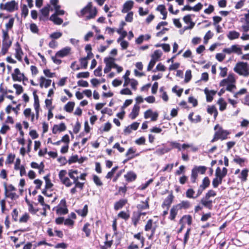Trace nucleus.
<instances>
[{
	"instance_id": "obj_1",
	"label": "nucleus",
	"mask_w": 249,
	"mask_h": 249,
	"mask_svg": "<svg viewBox=\"0 0 249 249\" xmlns=\"http://www.w3.org/2000/svg\"><path fill=\"white\" fill-rule=\"evenodd\" d=\"M81 16H85L86 20L93 18L97 14V10L95 7L92 6L91 3H89L86 6L83 8L80 12Z\"/></svg>"
},
{
	"instance_id": "obj_2",
	"label": "nucleus",
	"mask_w": 249,
	"mask_h": 249,
	"mask_svg": "<svg viewBox=\"0 0 249 249\" xmlns=\"http://www.w3.org/2000/svg\"><path fill=\"white\" fill-rule=\"evenodd\" d=\"M214 129L216 131L214 133L213 139L211 141V142H213L219 139L221 140H225L227 138L228 135L230 134L229 132L223 129L219 124H216L214 126Z\"/></svg>"
},
{
	"instance_id": "obj_3",
	"label": "nucleus",
	"mask_w": 249,
	"mask_h": 249,
	"mask_svg": "<svg viewBox=\"0 0 249 249\" xmlns=\"http://www.w3.org/2000/svg\"><path fill=\"white\" fill-rule=\"evenodd\" d=\"M234 71L239 75L244 76L249 75V71H248V64L246 62H238L233 69Z\"/></svg>"
},
{
	"instance_id": "obj_4",
	"label": "nucleus",
	"mask_w": 249,
	"mask_h": 249,
	"mask_svg": "<svg viewBox=\"0 0 249 249\" xmlns=\"http://www.w3.org/2000/svg\"><path fill=\"white\" fill-rule=\"evenodd\" d=\"M5 195L7 198L13 200L15 196V188L14 186L11 184H4Z\"/></svg>"
},
{
	"instance_id": "obj_5",
	"label": "nucleus",
	"mask_w": 249,
	"mask_h": 249,
	"mask_svg": "<svg viewBox=\"0 0 249 249\" xmlns=\"http://www.w3.org/2000/svg\"><path fill=\"white\" fill-rule=\"evenodd\" d=\"M56 212L58 214H65L68 213V210L67 208L66 201L65 199L61 200L60 204L56 208Z\"/></svg>"
},
{
	"instance_id": "obj_6",
	"label": "nucleus",
	"mask_w": 249,
	"mask_h": 249,
	"mask_svg": "<svg viewBox=\"0 0 249 249\" xmlns=\"http://www.w3.org/2000/svg\"><path fill=\"white\" fill-rule=\"evenodd\" d=\"M158 115L157 112H153L151 109L147 110L144 113V118L146 119L150 118L152 121H156Z\"/></svg>"
},
{
	"instance_id": "obj_7",
	"label": "nucleus",
	"mask_w": 249,
	"mask_h": 249,
	"mask_svg": "<svg viewBox=\"0 0 249 249\" xmlns=\"http://www.w3.org/2000/svg\"><path fill=\"white\" fill-rule=\"evenodd\" d=\"M200 203L204 207L207 208L209 210H211L212 209L213 201L211 199V198L207 197L205 195L201 198Z\"/></svg>"
},
{
	"instance_id": "obj_8",
	"label": "nucleus",
	"mask_w": 249,
	"mask_h": 249,
	"mask_svg": "<svg viewBox=\"0 0 249 249\" xmlns=\"http://www.w3.org/2000/svg\"><path fill=\"white\" fill-rule=\"evenodd\" d=\"M16 6V1L13 0L10 2H7L5 4H0V8L1 9H4L9 12L13 11Z\"/></svg>"
},
{
	"instance_id": "obj_9",
	"label": "nucleus",
	"mask_w": 249,
	"mask_h": 249,
	"mask_svg": "<svg viewBox=\"0 0 249 249\" xmlns=\"http://www.w3.org/2000/svg\"><path fill=\"white\" fill-rule=\"evenodd\" d=\"M144 230L145 231L151 230V234L149 237V239H151V237L154 235L156 230V228L153 227V220L152 219H149L148 220L145 226Z\"/></svg>"
},
{
	"instance_id": "obj_10",
	"label": "nucleus",
	"mask_w": 249,
	"mask_h": 249,
	"mask_svg": "<svg viewBox=\"0 0 249 249\" xmlns=\"http://www.w3.org/2000/svg\"><path fill=\"white\" fill-rule=\"evenodd\" d=\"M227 172L228 170L225 167L223 168L222 170H221L220 167H217L215 171V176L223 179L226 176Z\"/></svg>"
},
{
	"instance_id": "obj_11",
	"label": "nucleus",
	"mask_w": 249,
	"mask_h": 249,
	"mask_svg": "<svg viewBox=\"0 0 249 249\" xmlns=\"http://www.w3.org/2000/svg\"><path fill=\"white\" fill-rule=\"evenodd\" d=\"M66 129V126L64 123H62L59 124H55L53 128V133L56 134L58 132H62Z\"/></svg>"
},
{
	"instance_id": "obj_12",
	"label": "nucleus",
	"mask_w": 249,
	"mask_h": 249,
	"mask_svg": "<svg viewBox=\"0 0 249 249\" xmlns=\"http://www.w3.org/2000/svg\"><path fill=\"white\" fill-rule=\"evenodd\" d=\"M134 5V2L132 0H128L123 5V8L122 10L123 13H126L130 10Z\"/></svg>"
},
{
	"instance_id": "obj_13",
	"label": "nucleus",
	"mask_w": 249,
	"mask_h": 249,
	"mask_svg": "<svg viewBox=\"0 0 249 249\" xmlns=\"http://www.w3.org/2000/svg\"><path fill=\"white\" fill-rule=\"evenodd\" d=\"M71 51L70 47H65L63 49L57 52L56 53V56L60 57H63L68 55Z\"/></svg>"
},
{
	"instance_id": "obj_14",
	"label": "nucleus",
	"mask_w": 249,
	"mask_h": 249,
	"mask_svg": "<svg viewBox=\"0 0 249 249\" xmlns=\"http://www.w3.org/2000/svg\"><path fill=\"white\" fill-rule=\"evenodd\" d=\"M204 92L206 96L207 101L211 102L213 99V96L214 95L216 91L214 90H209L207 88L205 89Z\"/></svg>"
},
{
	"instance_id": "obj_15",
	"label": "nucleus",
	"mask_w": 249,
	"mask_h": 249,
	"mask_svg": "<svg viewBox=\"0 0 249 249\" xmlns=\"http://www.w3.org/2000/svg\"><path fill=\"white\" fill-rule=\"evenodd\" d=\"M140 107L137 105H135L132 108V111L129 115L132 119H135L139 115L140 111Z\"/></svg>"
},
{
	"instance_id": "obj_16",
	"label": "nucleus",
	"mask_w": 249,
	"mask_h": 249,
	"mask_svg": "<svg viewBox=\"0 0 249 249\" xmlns=\"http://www.w3.org/2000/svg\"><path fill=\"white\" fill-rule=\"evenodd\" d=\"M52 80L46 79L44 77L41 76L40 78V86L41 88L44 87L46 88L49 87L51 84Z\"/></svg>"
},
{
	"instance_id": "obj_17",
	"label": "nucleus",
	"mask_w": 249,
	"mask_h": 249,
	"mask_svg": "<svg viewBox=\"0 0 249 249\" xmlns=\"http://www.w3.org/2000/svg\"><path fill=\"white\" fill-rule=\"evenodd\" d=\"M70 178L73 179V183L75 184V187L76 188H80L81 190L83 189L84 183H81L78 181V177L73 176L70 174Z\"/></svg>"
},
{
	"instance_id": "obj_18",
	"label": "nucleus",
	"mask_w": 249,
	"mask_h": 249,
	"mask_svg": "<svg viewBox=\"0 0 249 249\" xmlns=\"http://www.w3.org/2000/svg\"><path fill=\"white\" fill-rule=\"evenodd\" d=\"M249 170L248 169H244L242 170L240 174L238 176V178L241 179V182H245L247 180Z\"/></svg>"
},
{
	"instance_id": "obj_19",
	"label": "nucleus",
	"mask_w": 249,
	"mask_h": 249,
	"mask_svg": "<svg viewBox=\"0 0 249 249\" xmlns=\"http://www.w3.org/2000/svg\"><path fill=\"white\" fill-rule=\"evenodd\" d=\"M104 62L106 65L111 67V68H114V67L116 64L115 63V59L111 57H106L104 59Z\"/></svg>"
},
{
	"instance_id": "obj_20",
	"label": "nucleus",
	"mask_w": 249,
	"mask_h": 249,
	"mask_svg": "<svg viewBox=\"0 0 249 249\" xmlns=\"http://www.w3.org/2000/svg\"><path fill=\"white\" fill-rule=\"evenodd\" d=\"M84 161L83 158L81 157L80 159L78 158V156L76 155L71 156L69 159L68 162L71 164L72 163L78 162L79 163H82Z\"/></svg>"
},
{
	"instance_id": "obj_21",
	"label": "nucleus",
	"mask_w": 249,
	"mask_h": 249,
	"mask_svg": "<svg viewBox=\"0 0 249 249\" xmlns=\"http://www.w3.org/2000/svg\"><path fill=\"white\" fill-rule=\"evenodd\" d=\"M239 36V33L235 31H230L227 34L228 38L231 40L238 38Z\"/></svg>"
},
{
	"instance_id": "obj_22",
	"label": "nucleus",
	"mask_w": 249,
	"mask_h": 249,
	"mask_svg": "<svg viewBox=\"0 0 249 249\" xmlns=\"http://www.w3.org/2000/svg\"><path fill=\"white\" fill-rule=\"evenodd\" d=\"M178 210L179 209L177 207L176 205L174 206L170 210V216L169 218L171 220H174L176 216L178 213Z\"/></svg>"
},
{
	"instance_id": "obj_23",
	"label": "nucleus",
	"mask_w": 249,
	"mask_h": 249,
	"mask_svg": "<svg viewBox=\"0 0 249 249\" xmlns=\"http://www.w3.org/2000/svg\"><path fill=\"white\" fill-rule=\"evenodd\" d=\"M177 207L179 209H187L191 206L190 203L189 201L187 200L182 201L180 203L176 205Z\"/></svg>"
},
{
	"instance_id": "obj_24",
	"label": "nucleus",
	"mask_w": 249,
	"mask_h": 249,
	"mask_svg": "<svg viewBox=\"0 0 249 249\" xmlns=\"http://www.w3.org/2000/svg\"><path fill=\"white\" fill-rule=\"evenodd\" d=\"M157 10L160 11V14L163 15V19H165L167 17V12L166 11V8L164 5H160L157 8Z\"/></svg>"
},
{
	"instance_id": "obj_25",
	"label": "nucleus",
	"mask_w": 249,
	"mask_h": 249,
	"mask_svg": "<svg viewBox=\"0 0 249 249\" xmlns=\"http://www.w3.org/2000/svg\"><path fill=\"white\" fill-rule=\"evenodd\" d=\"M127 202L125 199H121L118 202H116L114 205V209L116 210L121 209Z\"/></svg>"
},
{
	"instance_id": "obj_26",
	"label": "nucleus",
	"mask_w": 249,
	"mask_h": 249,
	"mask_svg": "<svg viewBox=\"0 0 249 249\" xmlns=\"http://www.w3.org/2000/svg\"><path fill=\"white\" fill-rule=\"evenodd\" d=\"M232 53H235L238 55L242 53V49L238 45H233L231 47Z\"/></svg>"
},
{
	"instance_id": "obj_27",
	"label": "nucleus",
	"mask_w": 249,
	"mask_h": 249,
	"mask_svg": "<svg viewBox=\"0 0 249 249\" xmlns=\"http://www.w3.org/2000/svg\"><path fill=\"white\" fill-rule=\"evenodd\" d=\"M124 178L127 181H132L136 179V175L132 172H129L124 175Z\"/></svg>"
},
{
	"instance_id": "obj_28",
	"label": "nucleus",
	"mask_w": 249,
	"mask_h": 249,
	"mask_svg": "<svg viewBox=\"0 0 249 249\" xmlns=\"http://www.w3.org/2000/svg\"><path fill=\"white\" fill-rule=\"evenodd\" d=\"M50 19L52 21H53L55 24L60 25L63 22V19L57 17V16L55 14L52 15Z\"/></svg>"
},
{
	"instance_id": "obj_29",
	"label": "nucleus",
	"mask_w": 249,
	"mask_h": 249,
	"mask_svg": "<svg viewBox=\"0 0 249 249\" xmlns=\"http://www.w3.org/2000/svg\"><path fill=\"white\" fill-rule=\"evenodd\" d=\"M136 152V150L132 147L129 148L125 154L126 157H127V160H131L135 157L134 155Z\"/></svg>"
},
{
	"instance_id": "obj_30",
	"label": "nucleus",
	"mask_w": 249,
	"mask_h": 249,
	"mask_svg": "<svg viewBox=\"0 0 249 249\" xmlns=\"http://www.w3.org/2000/svg\"><path fill=\"white\" fill-rule=\"evenodd\" d=\"M50 10V5H47V6L43 7L41 10L40 12L41 13L42 16L45 18L48 17L49 14V11Z\"/></svg>"
},
{
	"instance_id": "obj_31",
	"label": "nucleus",
	"mask_w": 249,
	"mask_h": 249,
	"mask_svg": "<svg viewBox=\"0 0 249 249\" xmlns=\"http://www.w3.org/2000/svg\"><path fill=\"white\" fill-rule=\"evenodd\" d=\"M173 199V196L172 195L168 196L164 200L162 204V206H167V207H169L172 202Z\"/></svg>"
},
{
	"instance_id": "obj_32",
	"label": "nucleus",
	"mask_w": 249,
	"mask_h": 249,
	"mask_svg": "<svg viewBox=\"0 0 249 249\" xmlns=\"http://www.w3.org/2000/svg\"><path fill=\"white\" fill-rule=\"evenodd\" d=\"M88 212V208L87 205H85L84 206L83 209H79L76 211L77 213L79 215H80L83 217H85L87 215Z\"/></svg>"
},
{
	"instance_id": "obj_33",
	"label": "nucleus",
	"mask_w": 249,
	"mask_h": 249,
	"mask_svg": "<svg viewBox=\"0 0 249 249\" xmlns=\"http://www.w3.org/2000/svg\"><path fill=\"white\" fill-rule=\"evenodd\" d=\"M207 112L210 114H213L214 118L215 119L217 116L218 112L214 106L209 107L207 108Z\"/></svg>"
},
{
	"instance_id": "obj_34",
	"label": "nucleus",
	"mask_w": 249,
	"mask_h": 249,
	"mask_svg": "<svg viewBox=\"0 0 249 249\" xmlns=\"http://www.w3.org/2000/svg\"><path fill=\"white\" fill-rule=\"evenodd\" d=\"M74 103L73 102H68L64 107V109L68 112H71L74 107Z\"/></svg>"
},
{
	"instance_id": "obj_35",
	"label": "nucleus",
	"mask_w": 249,
	"mask_h": 249,
	"mask_svg": "<svg viewBox=\"0 0 249 249\" xmlns=\"http://www.w3.org/2000/svg\"><path fill=\"white\" fill-rule=\"evenodd\" d=\"M162 55V52L160 50H156L151 55V58L158 61Z\"/></svg>"
},
{
	"instance_id": "obj_36",
	"label": "nucleus",
	"mask_w": 249,
	"mask_h": 249,
	"mask_svg": "<svg viewBox=\"0 0 249 249\" xmlns=\"http://www.w3.org/2000/svg\"><path fill=\"white\" fill-rule=\"evenodd\" d=\"M218 104L219 105V110L223 111L226 108L227 103L225 102L223 98H220L218 102Z\"/></svg>"
},
{
	"instance_id": "obj_37",
	"label": "nucleus",
	"mask_w": 249,
	"mask_h": 249,
	"mask_svg": "<svg viewBox=\"0 0 249 249\" xmlns=\"http://www.w3.org/2000/svg\"><path fill=\"white\" fill-rule=\"evenodd\" d=\"M198 173H200L201 174H204L206 170L207 167L204 166H195L193 168Z\"/></svg>"
},
{
	"instance_id": "obj_38",
	"label": "nucleus",
	"mask_w": 249,
	"mask_h": 249,
	"mask_svg": "<svg viewBox=\"0 0 249 249\" xmlns=\"http://www.w3.org/2000/svg\"><path fill=\"white\" fill-rule=\"evenodd\" d=\"M222 182V179L217 177L214 178L212 181V185L214 188H217L219 184H221Z\"/></svg>"
},
{
	"instance_id": "obj_39",
	"label": "nucleus",
	"mask_w": 249,
	"mask_h": 249,
	"mask_svg": "<svg viewBox=\"0 0 249 249\" xmlns=\"http://www.w3.org/2000/svg\"><path fill=\"white\" fill-rule=\"evenodd\" d=\"M246 161L245 159L241 158L239 156H236L233 159V161L239 164L241 166H243V163Z\"/></svg>"
},
{
	"instance_id": "obj_40",
	"label": "nucleus",
	"mask_w": 249,
	"mask_h": 249,
	"mask_svg": "<svg viewBox=\"0 0 249 249\" xmlns=\"http://www.w3.org/2000/svg\"><path fill=\"white\" fill-rule=\"evenodd\" d=\"M90 224L88 223H86L83 228V231L85 232L87 237H89L90 234V230L89 229Z\"/></svg>"
},
{
	"instance_id": "obj_41",
	"label": "nucleus",
	"mask_w": 249,
	"mask_h": 249,
	"mask_svg": "<svg viewBox=\"0 0 249 249\" xmlns=\"http://www.w3.org/2000/svg\"><path fill=\"white\" fill-rule=\"evenodd\" d=\"M118 216L124 220H127L129 218L130 215L128 213L121 211L118 213Z\"/></svg>"
},
{
	"instance_id": "obj_42",
	"label": "nucleus",
	"mask_w": 249,
	"mask_h": 249,
	"mask_svg": "<svg viewBox=\"0 0 249 249\" xmlns=\"http://www.w3.org/2000/svg\"><path fill=\"white\" fill-rule=\"evenodd\" d=\"M210 184V180L208 177H205L202 180V184L200 185L205 189L207 188Z\"/></svg>"
},
{
	"instance_id": "obj_43",
	"label": "nucleus",
	"mask_w": 249,
	"mask_h": 249,
	"mask_svg": "<svg viewBox=\"0 0 249 249\" xmlns=\"http://www.w3.org/2000/svg\"><path fill=\"white\" fill-rule=\"evenodd\" d=\"M34 106L35 110H39V102L37 95L34 94Z\"/></svg>"
},
{
	"instance_id": "obj_44",
	"label": "nucleus",
	"mask_w": 249,
	"mask_h": 249,
	"mask_svg": "<svg viewBox=\"0 0 249 249\" xmlns=\"http://www.w3.org/2000/svg\"><path fill=\"white\" fill-rule=\"evenodd\" d=\"M81 68L83 69H86L88 66V59L86 57L81 58L79 60Z\"/></svg>"
},
{
	"instance_id": "obj_45",
	"label": "nucleus",
	"mask_w": 249,
	"mask_h": 249,
	"mask_svg": "<svg viewBox=\"0 0 249 249\" xmlns=\"http://www.w3.org/2000/svg\"><path fill=\"white\" fill-rule=\"evenodd\" d=\"M29 218V215L28 213H25L23 214L19 219L20 223H26L27 222Z\"/></svg>"
},
{
	"instance_id": "obj_46",
	"label": "nucleus",
	"mask_w": 249,
	"mask_h": 249,
	"mask_svg": "<svg viewBox=\"0 0 249 249\" xmlns=\"http://www.w3.org/2000/svg\"><path fill=\"white\" fill-rule=\"evenodd\" d=\"M17 59L19 60H21V55L23 54L21 49L19 48V46L18 43H17Z\"/></svg>"
},
{
	"instance_id": "obj_47",
	"label": "nucleus",
	"mask_w": 249,
	"mask_h": 249,
	"mask_svg": "<svg viewBox=\"0 0 249 249\" xmlns=\"http://www.w3.org/2000/svg\"><path fill=\"white\" fill-rule=\"evenodd\" d=\"M194 194H195V191L192 189H188L186 192V197L188 198H195V196H194Z\"/></svg>"
},
{
	"instance_id": "obj_48",
	"label": "nucleus",
	"mask_w": 249,
	"mask_h": 249,
	"mask_svg": "<svg viewBox=\"0 0 249 249\" xmlns=\"http://www.w3.org/2000/svg\"><path fill=\"white\" fill-rule=\"evenodd\" d=\"M89 76V73L88 71L81 72L77 74L76 77L77 78H86Z\"/></svg>"
},
{
	"instance_id": "obj_49",
	"label": "nucleus",
	"mask_w": 249,
	"mask_h": 249,
	"mask_svg": "<svg viewBox=\"0 0 249 249\" xmlns=\"http://www.w3.org/2000/svg\"><path fill=\"white\" fill-rule=\"evenodd\" d=\"M45 180L46 188L50 189L53 186V184L51 183L50 179L49 178V176H46L44 177Z\"/></svg>"
},
{
	"instance_id": "obj_50",
	"label": "nucleus",
	"mask_w": 249,
	"mask_h": 249,
	"mask_svg": "<svg viewBox=\"0 0 249 249\" xmlns=\"http://www.w3.org/2000/svg\"><path fill=\"white\" fill-rule=\"evenodd\" d=\"M133 19V13L131 11L128 13L125 17V20L126 22H131Z\"/></svg>"
},
{
	"instance_id": "obj_51",
	"label": "nucleus",
	"mask_w": 249,
	"mask_h": 249,
	"mask_svg": "<svg viewBox=\"0 0 249 249\" xmlns=\"http://www.w3.org/2000/svg\"><path fill=\"white\" fill-rule=\"evenodd\" d=\"M93 180L96 185L100 186L103 185V183L101 181L100 178L96 175H93Z\"/></svg>"
},
{
	"instance_id": "obj_52",
	"label": "nucleus",
	"mask_w": 249,
	"mask_h": 249,
	"mask_svg": "<svg viewBox=\"0 0 249 249\" xmlns=\"http://www.w3.org/2000/svg\"><path fill=\"white\" fill-rule=\"evenodd\" d=\"M134 237L137 239L139 240L142 243V247H143L144 245V238L141 236V234L140 232H139L137 234H135L134 235Z\"/></svg>"
},
{
	"instance_id": "obj_53",
	"label": "nucleus",
	"mask_w": 249,
	"mask_h": 249,
	"mask_svg": "<svg viewBox=\"0 0 249 249\" xmlns=\"http://www.w3.org/2000/svg\"><path fill=\"white\" fill-rule=\"evenodd\" d=\"M242 23L243 25L241 26L242 30L245 33L248 32L249 31V22L244 21Z\"/></svg>"
},
{
	"instance_id": "obj_54",
	"label": "nucleus",
	"mask_w": 249,
	"mask_h": 249,
	"mask_svg": "<svg viewBox=\"0 0 249 249\" xmlns=\"http://www.w3.org/2000/svg\"><path fill=\"white\" fill-rule=\"evenodd\" d=\"M24 74L20 73L19 70L17 68V81L24 80Z\"/></svg>"
},
{
	"instance_id": "obj_55",
	"label": "nucleus",
	"mask_w": 249,
	"mask_h": 249,
	"mask_svg": "<svg viewBox=\"0 0 249 249\" xmlns=\"http://www.w3.org/2000/svg\"><path fill=\"white\" fill-rule=\"evenodd\" d=\"M197 173L195 170L194 169L192 170L191 176V180L193 183H195L196 182V179L197 177Z\"/></svg>"
},
{
	"instance_id": "obj_56",
	"label": "nucleus",
	"mask_w": 249,
	"mask_h": 249,
	"mask_svg": "<svg viewBox=\"0 0 249 249\" xmlns=\"http://www.w3.org/2000/svg\"><path fill=\"white\" fill-rule=\"evenodd\" d=\"M118 168V166H115L114 167H113L111 171L109 172L107 174V175L106 176V178H111L112 176H113V175L114 174L115 172H116V171L117 170V169Z\"/></svg>"
},
{
	"instance_id": "obj_57",
	"label": "nucleus",
	"mask_w": 249,
	"mask_h": 249,
	"mask_svg": "<svg viewBox=\"0 0 249 249\" xmlns=\"http://www.w3.org/2000/svg\"><path fill=\"white\" fill-rule=\"evenodd\" d=\"M192 78L191 71V70H187L185 72V79L184 81L186 83L188 82Z\"/></svg>"
},
{
	"instance_id": "obj_58",
	"label": "nucleus",
	"mask_w": 249,
	"mask_h": 249,
	"mask_svg": "<svg viewBox=\"0 0 249 249\" xmlns=\"http://www.w3.org/2000/svg\"><path fill=\"white\" fill-rule=\"evenodd\" d=\"M226 57L225 54L223 53H217L215 55L216 59L219 62H222Z\"/></svg>"
},
{
	"instance_id": "obj_59",
	"label": "nucleus",
	"mask_w": 249,
	"mask_h": 249,
	"mask_svg": "<svg viewBox=\"0 0 249 249\" xmlns=\"http://www.w3.org/2000/svg\"><path fill=\"white\" fill-rule=\"evenodd\" d=\"M138 208L139 209H148L149 208V205L147 200H146L145 202H142V204H140L138 206Z\"/></svg>"
},
{
	"instance_id": "obj_60",
	"label": "nucleus",
	"mask_w": 249,
	"mask_h": 249,
	"mask_svg": "<svg viewBox=\"0 0 249 249\" xmlns=\"http://www.w3.org/2000/svg\"><path fill=\"white\" fill-rule=\"evenodd\" d=\"M226 79L228 84H234L235 81L233 74H229Z\"/></svg>"
},
{
	"instance_id": "obj_61",
	"label": "nucleus",
	"mask_w": 249,
	"mask_h": 249,
	"mask_svg": "<svg viewBox=\"0 0 249 249\" xmlns=\"http://www.w3.org/2000/svg\"><path fill=\"white\" fill-rule=\"evenodd\" d=\"M61 182L67 187H70L72 184V182L71 181L70 179L68 177L64 178Z\"/></svg>"
},
{
	"instance_id": "obj_62",
	"label": "nucleus",
	"mask_w": 249,
	"mask_h": 249,
	"mask_svg": "<svg viewBox=\"0 0 249 249\" xmlns=\"http://www.w3.org/2000/svg\"><path fill=\"white\" fill-rule=\"evenodd\" d=\"M15 155L12 154H9L7 156L6 163L9 164L12 163L15 159Z\"/></svg>"
},
{
	"instance_id": "obj_63",
	"label": "nucleus",
	"mask_w": 249,
	"mask_h": 249,
	"mask_svg": "<svg viewBox=\"0 0 249 249\" xmlns=\"http://www.w3.org/2000/svg\"><path fill=\"white\" fill-rule=\"evenodd\" d=\"M120 93L122 95H132V91L128 89H123L120 91Z\"/></svg>"
},
{
	"instance_id": "obj_64",
	"label": "nucleus",
	"mask_w": 249,
	"mask_h": 249,
	"mask_svg": "<svg viewBox=\"0 0 249 249\" xmlns=\"http://www.w3.org/2000/svg\"><path fill=\"white\" fill-rule=\"evenodd\" d=\"M244 21L249 23V10L248 11V13L244 15V18H242L240 19V22L241 23H244Z\"/></svg>"
}]
</instances>
